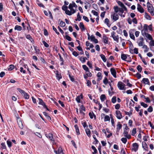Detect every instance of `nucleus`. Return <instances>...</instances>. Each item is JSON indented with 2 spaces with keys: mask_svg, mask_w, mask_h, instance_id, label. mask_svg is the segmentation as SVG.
Segmentation results:
<instances>
[{
  "mask_svg": "<svg viewBox=\"0 0 154 154\" xmlns=\"http://www.w3.org/2000/svg\"><path fill=\"white\" fill-rule=\"evenodd\" d=\"M7 144H8V146L9 147H10L11 146V143H12L11 142L9 141V140H8L7 141Z\"/></svg>",
  "mask_w": 154,
  "mask_h": 154,
  "instance_id": "obj_59",
  "label": "nucleus"
},
{
  "mask_svg": "<svg viewBox=\"0 0 154 154\" xmlns=\"http://www.w3.org/2000/svg\"><path fill=\"white\" fill-rule=\"evenodd\" d=\"M142 81L145 84H148L149 83V82L148 79L143 78Z\"/></svg>",
  "mask_w": 154,
  "mask_h": 154,
  "instance_id": "obj_12",
  "label": "nucleus"
},
{
  "mask_svg": "<svg viewBox=\"0 0 154 154\" xmlns=\"http://www.w3.org/2000/svg\"><path fill=\"white\" fill-rule=\"evenodd\" d=\"M132 31H134V29H131L130 31H129L130 36L131 38L133 39L134 40H135V37H134V35L133 33L132 32Z\"/></svg>",
  "mask_w": 154,
  "mask_h": 154,
  "instance_id": "obj_10",
  "label": "nucleus"
},
{
  "mask_svg": "<svg viewBox=\"0 0 154 154\" xmlns=\"http://www.w3.org/2000/svg\"><path fill=\"white\" fill-rule=\"evenodd\" d=\"M112 17L113 20L115 21L119 19V15L116 13H114L112 16Z\"/></svg>",
  "mask_w": 154,
  "mask_h": 154,
  "instance_id": "obj_9",
  "label": "nucleus"
},
{
  "mask_svg": "<svg viewBox=\"0 0 154 154\" xmlns=\"http://www.w3.org/2000/svg\"><path fill=\"white\" fill-rule=\"evenodd\" d=\"M121 141L124 143H125L127 141V139L126 138H122L121 139Z\"/></svg>",
  "mask_w": 154,
  "mask_h": 154,
  "instance_id": "obj_41",
  "label": "nucleus"
},
{
  "mask_svg": "<svg viewBox=\"0 0 154 154\" xmlns=\"http://www.w3.org/2000/svg\"><path fill=\"white\" fill-rule=\"evenodd\" d=\"M117 86L118 88L120 90H125V84L121 82H118Z\"/></svg>",
  "mask_w": 154,
  "mask_h": 154,
  "instance_id": "obj_1",
  "label": "nucleus"
},
{
  "mask_svg": "<svg viewBox=\"0 0 154 154\" xmlns=\"http://www.w3.org/2000/svg\"><path fill=\"white\" fill-rule=\"evenodd\" d=\"M137 9L138 11L141 13H143L144 11L143 8L139 4H137Z\"/></svg>",
  "mask_w": 154,
  "mask_h": 154,
  "instance_id": "obj_6",
  "label": "nucleus"
},
{
  "mask_svg": "<svg viewBox=\"0 0 154 154\" xmlns=\"http://www.w3.org/2000/svg\"><path fill=\"white\" fill-rule=\"evenodd\" d=\"M122 125L120 124V123L119 122L117 125V130H120L122 128Z\"/></svg>",
  "mask_w": 154,
  "mask_h": 154,
  "instance_id": "obj_43",
  "label": "nucleus"
},
{
  "mask_svg": "<svg viewBox=\"0 0 154 154\" xmlns=\"http://www.w3.org/2000/svg\"><path fill=\"white\" fill-rule=\"evenodd\" d=\"M5 75V72H2L0 73V77H2Z\"/></svg>",
  "mask_w": 154,
  "mask_h": 154,
  "instance_id": "obj_63",
  "label": "nucleus"
},
{
  "mask_svg": "<svg viewBox=\"0 0 154 154\" xmlns=\"http://www.w3.org/2000/svg\"><path fill=\"white\" fill-rule=\"evenodd\" d=\"M81 19V17L79 13H78L77 15V19H75L76 21L78 20L80 21Z\"/></svg>",
  "mask_w": 154,
  "mask_h": 154,
  "instance_id": "obj_24",
  "label": "nucleus"
},
{
  "mask_svg": "<svg viewBox=\"0 0 154 154\" xmlns=\"http://www.w3.org/2000/svg\"><path fill=\"white\" fill-rule=\"evenodd\" d=\"M141 105L145 108H146L147 107L148 105L144 103L143 102H141L140 103Z\"/></svg>",
  "mask_w": 154,
  "mask_h": 154,
  "instance_id": "obj_45",
  "label": "nucleus"
},
{
  "mask_svg": "<svg viewBox=\"0 0 154 154\" xmlns=\"http://www.w3.org/2000/svg\"><path fill=\"white\" fill-rule=\"evenodd\" d=\"M80 60L82 62V63H85V60L84 59L83 57H81L80 58Z\"/></svg>",
  "mask_w": 154,
  "mask_h": 154,
  "instance_id": "obj_61",
  "label": "nucleus"
},
{
  "mask_svg": "<svg viewBox=\"0 0 154 154\" xmlns=\"http://www.w3.org/2000/svg\"><path fill=\"white\" fill-rule=\"evenodd\" d=\"M114 40L116 41L117 42H118L119 40V37L118 35H117L116 36H114L112 37Z\"/></svg>",
  "mask_w": 154,
  "mask_h": 154,
  "instance_id": "obj_36",
  "label": "nucleus"
},
{
  "mask_svg": "<svg viewBox=\"0 0 154 154\" xmlns=\"http://www.w3.org/2000/svg\"><path fill=\"white\" fill-rule=\"evenodd\" d=\"M116 117L118 119H120L122 118V115L121 114L119 110H117L116 111Z\"/></svg>",
  "mask_w": 154,
  "mask_h": 154,
  "instance_id": "obj_8",
  "label": "nucleus"
},
{
  "mask_svg": "<svg viewBox=\"0 0 154 154\" xmlns=\"http://www.w3.org/2000/svg\"><path fill=\"white\" fill-rule=\"evenodd\" d=\"M147 27L148 26L147 24H145L143 26L144 29V32L147 31Z\"/></svg>",
  "mask_w": 154,
  "mask_h": 154,
  "instance_id": "obj_47",
  "label": "nucleus"
},
{
  "mask_svg": "<svg viewBox=\"0 0 154 154\" xmlns=\"http://www.w3.org/2000/svg\"><path fill=\"white\" fill-rule=\"evenodd\" d=\"M103 39L104 41V43L106 44H107L108 43V38L105 35H104L103 36Z\"/></svg>",
  "mask_w": 154,
  "mask_h": 154,
  "instance_id": "obj_13",
  "label": "nucleus"
},
{
  "mask_svg": "<svg viewBox=\"0 0 154 154\" xmlns=\"http://www.w3.org/2000/svg\"><path fill=\"white\" fill-rule=\"evenodd\" d=\"M92 149L94 150V152L95 153H96L97 152V149H96L95 147L93 146H91Z\"/></svg>",
  "mask_w": 154,
  "mask_h": 154,
  "instance_id": "obj_50",
  "label": "nucleus"
},
{
  "mask_svg": "<svg viewBox=\"0 0 154 154\" xmlns=\"http://www.w3.org/2000/svg\"><path fill=\"white\" fill-rule=\"evenodd\" d=\"M100 98L101 100L102 101H104L105 99H106V97L104 94H102L101 95L100 97Z\"/></svg>",
  "mask_w": 154,
  "mask_h": 154,
  "instance_id": "obj_20",
  "label": "nucleus"
},
{
  "mask_svg": "<svg viewBox=\"0 0 154 154\" xmlns=\"http://www.w3.org/2000/svg\"><path fill=\"white\" fill-rule=\"evenodd\" d=\"M66 38L69 41H71V37L68 35H66L65 36Z\"/></svg>",
  "mask_w": 154,
  "mask_h": 154,
  "instance_id": "obj_48",
  "label": "nucleus"
},
{
  "mask_svg": "<svg viewBox=\"0 0 154 154\" xmlns=\"http://www.w3.org/2000/svg\"><path fill=\"white\" fill-rule=\"evenodd\" d=\"M119 8L118 6H115L114 7V9L115 12L116 13H117L119 10Z\"/></svg>",
  "mask_w": 154,
  "mask_h": 154,
  "instance_id": "obj_49",
  "label": "nucleus"
},
{
  "mask_svg": "<svg viewBox=\"0 0 154 154\" xmlns=\"http://www.w3.org/2000/svg\"><path fill=\"white\" fill-rule=\"evenodd\" d=\"M54 152L56 154H63L62 149L61 147H60L58 149V151L54 150Z\"/></svg>",
  "mask_w": 154,
  "mask_h": 154,
  "instance_id": "obj_5",
  "label": "nucleus"
},
{
  "mask_svg": "<svg viewBox=\"0 0 154 154\" xmlns=\"http://www.w3.org/2000/svg\"><path fill=\"white\" fill-rule=\"evenodd\" d=\"M134 53L137 54H138V49L137 48H135L133 50Z\"/></svg>",
  "mask_w": 154,
  "mask_h": 154,
  "instance_id": "obj_57",
  "label": "nucleus"
},
{
  "mask_svg": "<svg viewBox=\"0 0 154 154\" xmlns=\"http://www.w3.org/2000/svg\"><path fill=\"white\" fill-rule=\"evenodd\" d=\"M118 4L120 5L122 8L124 5L120 1H118L117 2Z\"/></svg>",
  "mask_w": 154,
  "mask_h": 154,
  "instance_id": "obj_35",
  "label": "nucleus"
},
{
  "mask_svg": "<svg viewBox=\"0 0 154 154\" xmlns=\"http://www.w3.org/2000/svg\"><path fill=\"white\" fill-rule=\"evenodd\" d=\"M18 124L19 125V127L21 129H22L23 128V126L22 123L21 122H18Z\"/></svg>",
  "mask_w": 154,
  "mask_h": 154,
  "instance_id": "obj_38",
  "label": "nucleus"
},
{
  "mask_svg": "<svg viewBox=\"0 0 154 154\" xmlns=\"http://www.w3.org/2000/svg\"><path fill=\"white\" fill-rule=\"evenodd\" d=\"M100 56L101 57L103 60V62H106V58L105 56L102 54H101L100 55Z\"/></svg>",
  "mask_w": 154,
  "mask_h": 154,
  "instance_id": "obj_22",
  "label": "nucleus"
},
{
  "mask_svg": "<svg viewBox=\"0 0 154 154\" xmlns=\"http://www.w3.org/2000/svg\"><path fill=\"white\" fill-rule=\"evenodd\" d=\"M82 110L85 111V107L82 105L80 106V112H82Z\"/></svg>",
  "mask_w": 154,
  "mask_h": 154,
  "instance_id": "obj_34",
  "label": "nucleus"
},
{
  "mask_svg": "<svg viewBox=\"0 0 154 154\" xmlns=\"http://www.w3.org/2000/svg\"><path fill=\"white\" fill-rule=\"evenodd\" d=\"M132 146L133 147V148L132 149L135 152H136L138 150V148L139 146L138 144L137 143H133L132 144Z\"/></svg>",
  "mask_w": 154,
  "mask_h": 154,
  "instance_id": "obj_4",
  "label": "nucleus"
},
{
  "mask_svg": "<svg viewBox=\"0 0 154 154\" xmlns=\"http://www.w3.org/2000/svg\"><path fill=\"white\" fill-rule=\"evenodd\" d=\"M145 16L146 18L148 20H150V17L146 13H145Z\"/></svg>",
  "mask_w": 154,
  "mask_h": 154,
  "instance_id": "obj_33",
  "label": "nucleus"
},
{
  "mask_svg": "<svg viewBox=\"0 0 154 154\" xmlns=\"http://www.w3.org/2000/svg\"><path fill=\"white\" fill-rule=\"evenodd\" d=\"M79 27L82 30H85L84 26L83 23L81 22L80 23Z\"/></svg>",
  "mask_w": 154,
  "mask_h": 154,
  "instance_id": "obj_23",
  "label": "nucleus"
},
{
  "mask_svg": "<svg viewBox=\"0 0 154 154\" xmlns=\"http://www.w3.org/2000/svg\"><path fill=\"white\" fill-rule=\"evenodd\" d=\"M66 14L69 15H72V13L71 11L68 10L65 11Z\"/></svg>",
  "mask_w": 154,
  "mask_h": 154,
  "instance_id": "obj_42",
  "label": "nucleus"
},
{
  "mask_svg": "<svg viewBox=\"0 0 154 154\" xmlns=\"http://www.w3.org/2000/svg\"><path fill=\"white\" fill-rule=\"evenodd\" d=\"M20 72H23V73H25L26 72V71L25 70H24V68L22 67H21L20 68Z\"/></svg>",
  "mask_w": 154,
  "mask_h": 154,
  "instance_id": "obj_60",
  "label": "nucleus"
},
{
  "mask_svg": "<svg viewBox=\"0 0 154 154\" xmlns=\"http://www.w3.org/2000/svg\"><path fill=\"white\" fill-rule=\"evenodd\" d=\"M57 73L56 74V77L57 79H58V80H59L60 79L62 78V76L60 74H59L58 72L57 71H56Z\"/></svg>",
  "mask_w": 154,
  "mask_h": 154,
  "instance_id": "obj_19",
  "label": "nucleus"
},
{
  "mask_svg": "<svg viewBox=\"0 0 154 154\" xmlns=\"http://www.w3.org/2000/svg\"><path fill=\"white\" fill-rule=\"evenodd\" d=\"M82 67L83 68V69H84V70H85V71H86V72L88 70H89L88 68L86 66V65H83L82 66Z\"/></svg>",
  "mask_w": 154,
  "mask_h": 154,
  "instance_id": "obj_37",
  "label": "nucleus"
},
{
  "mask_svg": "<svg viewBox=\"0 0 154 154\" xmlns=\"http://www.w3.org/2000/svg\"><path fill=\"white\" fill-rule=\"evenodd\" d=\"M85 130L86 133L88 136L89 137H90L91 135V131L89 129L87 128L85 129Z\"/></svg>",
  "mask_w": 154,
  "mask_h": 154,
  "instance_id": "obj_16",
  "label": "nucleus"
},
{
  "mask_svg": "<svg viewBox=\"0 0 154 154\" xmlns=\"http://www.w3.org/2000/svg\"><path fill=\"white\" fill-rule=\"evenodd\" d=\"M151 41L150 42L149 44L150 45L152 46H154V41L151 40Z\"/></svg>",
  "mask_w": 154,
  "mask_h": 154,
  "instance_id": "obj_64",
  "label": "nucleus"
},
{
  "mask_svg": "<svg viewBox=\"0 0 154 154\" xmlns=\"http://www.w3.org/2000/svg\"><path fill=\"white\" fill-rule=\"evenodd\" d=\"M86 75L88 76H90L91 77L92 76V74L89 71V70H88L86 72Z\"/></svg>",
  "mask_w": 154,
  "mask_h": 154,
  "instance_id": "obj_40",
  "label": "nucleus"
},
{
  "mask_svg": "<svg viewBox=\"0 0 154 154\" xmlns=\"http://www.w3.org/2000/svg\"><path fill=\"white\" fill-rule=\"evenodd\" d=\"M76 100L78 103H80V96H78L76 98Z\"/></svg>",
  "mask_w": 154,
  "mask_h": 154,
  "instance_id": "obj_58",
  "label": "nucleus"
},
{
  "mask_svg": "<svg viewBox=\"0 0 154 154\" xmlns=\"http://www.w3.org/2000/svg\"><path fill=\"white\" fill-rule=\"evenodd\" d=\"M17 90L20 93L22 94L24 92V91L23 90H21V89L19 88H17Z\"/></svg>",
  "mask_w": 154,
  "mask_h": 154,
  "instance_id": "obj_62",
  "label": "nucleus"
},
{
  "mask_svg": "<svg viewBox=\"0 0 154 154\" xmlns=\"http://www.w3.org/2000/svg\"><path fill=\"white\" fill-rule=\"evenodd\" d=\"M10 67L8 68V69L9 70H11L14 68V66L13 64L10 65L9 66Z\"/></svg>",
  "mask_w": 154,
  "mask_h": 154,
  "instance_id": "obj_39",
  "label": "nucleus"
},
{
  "mask_svg": "<svg viewBox=\"0 0 154 154\" xmlns=\"http://www.w3.org/2000/svg\"><path fill=\"white\" fill-rule=\"evenodd\" d=\"M147 110L149 112H151L152 111V108L151 106H149L148 109Z\"/></svg>",
  "mask_w": 154,
  "mask_h": 154,
  "instance_id": "obj_54",
  "label": "nucleus"
},
{
  "mask_svg": "<svg viewBox=\"0 0 154 154\" xmlns=\"http://www.w3.org/2000/svg\"><path fill=\"white\" fill-rule=\"evenodd\" d=\"M137 69L138 70V71L139 72H141L142 68L140 65H139L137 66Z\"/></svg>",
  "mask_w": 154,
  "mask_h": 154,
  "instance_id": "obj_27",
  "label": "nucleus"
},
{
  "mask_svg": "<svg viewBox=\"0 0 154 154\" xmlns=\"http://www.w3.org/2000/svg\"><path fill=\"white\" fill-rule=\"evenodd\" d=\"M143 147L144 149H146V148H147V145L146 142H144L142 143Z\"/></svg>",
  "mask_w": 154,
  "mask_h": 154,
  "instance_id": "obj_30",
  "label": "nucleus"
},
{
  "mask_svg": "<svg viewBox=\"0 0 154 154\" xmlns=\"http://www.w3.org/2000/svg\"><path fill=\"white\" fill-rule=\"evenodd\" d=\"M91 12L94 15H96V16H97L98 15V13L95 11L94 10H92V11H91Z\"/></svg>",
  "mask_w": 154,
  "mask_h": 154,
  "instance_id": "obj_52",
  "label": "nucleus"
},
{
  "mask_svg": "<svg viewBox=\"0 0 154 154\" xmlns=\"http://www.w3.org/2000/svg\"><path fill=\"white\" fill-rule=\"evenodd\" d=\"M42 43L44 45V46L46 48H48L49 47V45L47 44L45 41H43Z\"/></svg>",
  "mask_w": 154,
  "mask_h": 154,
  "instance_id": "obj_44",
  "label": "nucleus"
},
{
  "mask_svg": "<svg viewBox=\"0 0 154 154\" xmlns=\"http://www.w3.org/2000/svg\"><path fill=\"white\" fill-rule=\"evenodd\" d=\"M110 72L113 77L115 78H116V72L115 69L113 68H112L110 69Z\"/></svg>",
  "mask_w": 154,
  "mask_h": 154,
  "instance_id": "obj_7",
  "label": "nucleus"
},
{
  "mask_svg": "<svg viewBox=\"0 0 154 154\" xmlns=\"http://www.w3.org/2000/svg\"><path fill=\"white\" fill-rule=\"evenodd\" d=\"M112 102L113 103H115L116 100V96H114L112 99Z\"/></svg>",
  "mask_w": 154,
  "mask_h": 154,
  "instance_id": "obj_32",
  "label": "nucleus"
},
{
  "mask_svg": "<svg viewBox=\"0 0 154 154\" xmlns=\"http://www.w3.org/2000/svg\"><path fill=\"white\" fill-rule=\"evenodd\" d=\"M110 120V119L109 116H106L104 118V121L105 122L107 121H109Z\"/></svg>",
  "mask_w": 154,
  "mask_h": 154,
  "instance_id": "obj_28",
  "label": "nucleus"
},
{
  "mask_svg": "<svg viewBox=\"0 0 154 154\" xmlns=\"http://www.w3.org/2000/svg\"><path fill=\"white\" fill-rule=\"evenodd\" d=\"M38 102L39 104L42 105L44 107H46V106L42 99L40 98H38Z\"/></svg>",
  "mask_w": 154,
  "mask_h": 154,
  "instance_id": "obj_11",
  "label": "nucleus"
},
{
  "mask_svg": "<svg viewBox=\"0 0 154 154\" xmlns=\"http://www.w3.org/2000/svg\"><path fill=\"white\" fill-rule=\"evenodd\" d=\"M136 76L138 79H140L141 78V75L139 73H137L136 74Z\"/></svg>",
  "mask_w": 154,
  "mask_h": 154,
  "instance_id": "obj_53",
  "label": "nucleus"
},
{
  "mask_svg": "<svg viewBox=\"0 0 154 154\" xmlns=\"http://www.w3.org/2000/svg\"><path fill=\"white\" fill-rule=\"evenodd\" d=\"M36 3L40 7H42L44 8V5L42 4L41 3H40V2L38 0H36Z\"/></svg>",
  "mask_w": 154,
  "mask_h": 154,
  "instance_id": "obj_25",
  "label": "nucleus"
},
{
  "mask_svg": "<svg viewBox=\"0 0 154 154\" xmlns=\"http://www.w3.org/2000/svg\"><path fill=\"white\" fill-rule=\"evenodd\" d=\"M14 29L17 31H21L22 29V27L18 25H16L15 26L14 28Z\"/></svg>",
  "mask_w": 154,
  "mask_h": 154,
  "instance_id": "obj_14",
  "label": "nucleus"
},
{
  "mask_svg": "<svg viewBox=\"0 0 154 154\" xmlns=\"http://www.w3.org/2000/svg\"><path fill=\"white\" fill-rule=\"evenodd\" d=\"M121 57L122 60H125L127 58V56H126V55L123 54H122Z\"/></svg>",
  "mask_w": 154,
  "mask_h": 154,
  "instance_id": "obj_21",
  "label": "nucleus"
},
{
  "mask_svg": "<svg viewBox=\"0 0 154 154\" xmlns=\"http://www.w3.org/2000/svg\"><path fill=\"white\" fill-rule=\"evenodd\" d=\"M147 7L148 8V12L150 11H153V7L152 5L150 4L149 1L147 3Z\"/></svg>",
  "mask_w": 154,
  "mask_h": 154,
  "instance_id": "obj_3",
  "label": "nucleus"
},
{
  "mask_svg": "<svg viewBox=\"0 0 154 154\" xmlns=\"http://www.w3.org/2000/svg\"><path fill=\"white\" fill-rule=\"evenodd\" d=\"M74 127L75 129L76 132V133H77V135H79V134H80V133L79 132V129L77 125H75L74 126Z\"/></svg>",
  "mask_w": 154,
  "mask_h": 154,
  "instance_id": "obj_17",
  "label": "nucleus"
},
{
  "mask_svg": "<svg viewBox=\"0 0 154 154\" xmlns=\"http://www.w3.org/2000/svg\"><path fill=\"white\" fill-rule=\"evenodd\" d=\"M143 30H142V34L143 35L144 34H145V36L147 38H148L149 40H152V38L151 36V35L150 34H149L148 33H146L145 32H143Z\"/></svg>",
  "mask_w": 154,
  "mask_h": 154,
  "instance_id": "obj_2",
  "label": "nucleus"
},
{
  "mask_svg": "<svg viewBox=\"0 0 154 154\" xmlns=\"http://www.w3.org/2000/svg\"><path fill=\"white\" fill-rule=\"evenodd\" d=\"M136 133V128H134L132 130L131 135L133 136Z\"/></svg>",
  "mask_w": 154,
  "mask_h": 154,
  "instance_id": "obj_29",
  "label": "nucleus"
},
{
  "mask_svg": "<svg viewBox=\"0 0 154 154\" xmlns=\"http://www.w3.org/2000/svg\"><path fill=\"white\" fill-rule=\"evenodd\" d=\"M48 137L50 140L52 141H54V139L53 137V135L51 133H49L48 134Z\"/></svg>",
  "mask_w": 154,
  "mask_h": 154,
  "instance_id": "obj_18",
  "label": "nucleus"
},
{
  "mask_svg": "<svg viewBox=\"0 0 154 154\" xmlns=\"http://www.w3.org/2000/svg\"><path fill=\"white\" fill-rule=\"evenodd\" d=\"M83 18L86 22H89V20L88 19V18L87 17H86V16H84L83 17Z\"/></svg>",
  "mask_w": 154,
  "mask_h": 154,
  "instance_id": "obj_55",
  "label": "nucleus"
},
{
  "mask_svg": "<svg viewBox=\"0 0 154 154\" xmlns=\"http://www.w3.org/2000/svg\"><path fill=\"white\" fill-rule=\"evenodd\" d=\"M60 25L61 27H63L65 26V23L62 21H61L60 23Z\"/></svg>",
  "mask_w": 154,
  "mask_h": 154,
  "instance_id": "obj_31",
  "label": "nucleus"
},
{
  "mask_svg": "<svg viewBox=\"0 0 154 154\" xmlns=\"http://www.w3.org/2000/svg\"><path fill=\"white\" fill-rule=\"evenodd\" d=\"M2 146V147L3 149H6V146L5 144V143H2L1 144Z\"/></svg>",
  "mask_w": 154,
  "mask_h": 154,
  "instance_id": "obj_51",
  "label": "nucleus"
},
{
  "mask_svg": "<svg viewBox=\"0 0 154 154\" xmlns=\"http://www.w3.org/2000/svg\"><path fill=\"white\" fill-rule=\"evenodd\" d=\"M62 9L65 11L67 10V7L63 5L62 7Z\"/></svg>",
  "mask_w": 154,
  "mask_h": 154,
  "instance_id": "obj_56",
  "label": "nucleus"
},
{
  "mask_svg": "<svg viewBox=\"0 0 154 154\" xmlns=\"http://www.w3.org/2000/svg\"><path fill=\"white\" fill-rule=\"evenodd\" d=\"M26 37L27 38L29 39L31 42H32V41H33V39L31 37V36L29 35H26Z\"/></svg>",
  "mask_w": 154,
  "mask_h": 154,
  "instance_id": "obj_26",
  "label": "nucleus"
},
{
  "mask_svg": "<svg viewBox=\"0 0 154 154\" xmlns=\"http://www.w3.org/2000/svg\"><path fill=\"white\" fill-rule=\"evenodd\" d=\"M22 95L26 99H28L29 98V97L28 94L25 91L22 94Z\"/></svg>",
  "mask_w": 154,
  "mask_h": 154,
  "instance_id": "obj_15",
  "label": "nucleus"
},
{
  "mask_svg": "<svg viewBox=\"0 0 154 154\" xmlns=\"http://www.w3.org/2000/svg\"><path fill=\"white\" fill-rule=\"evenodd\" d=\"M108 81L107 79L106 78H105L103 81V82L106 85L108 83Z\"/></svg>",
  "mask_w": 154,
  "mask_h": 154,
  "instance_id": "obj_46",
  "label": "nucleus"
}]
</instances>
